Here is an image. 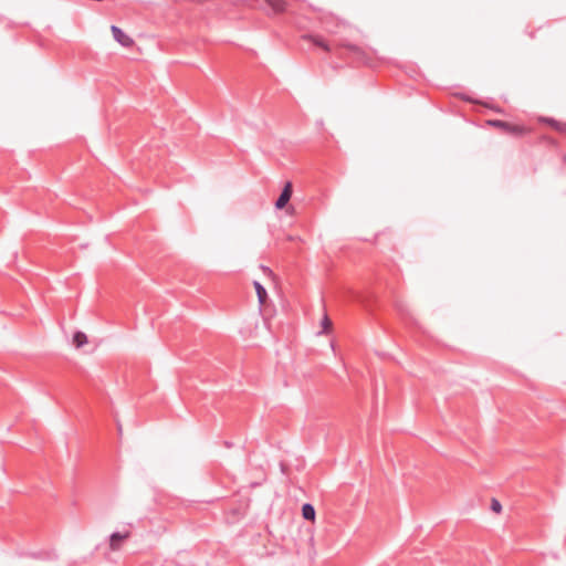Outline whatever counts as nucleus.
Returning a JSON list of instances; mask_svg holds the SVG:
<instances>
[{"instance_id": "1", "label": "nucleus", "mask_w": 566, "mask_h": 566, "mask_svg": "<svg viewBox=\"0 0 566 566\" xmlns=\"http://www.w3.org/2000/svg\"><path fill=\"white\" fill-rule=\"evenodd\" d=\"M111 31L114 39L125 48H130L134 44V40L128 36L120 28L112 25Z\"/></svg>"}, {"instance_id": "2", "label": "nucleus", "mask_w": 566, "mask_h": 566, "mask_svg": "<svg viewBox=\"0 0 566 566\" xmlns=\"http://www.w3.org/2000/svg\"><path fill=\"white\" fill-rule=\"evenodd\" d=\"M293 188L291 182H286L283 187L279 198L275 201L276 209H283L292 197Z\"/></svg>"}, {"instance_id": "3", "label": "nucleus", "mask_w": 566, "mask_h": 566, "mask_svg": "<svg viewBox=\"0 0 566 566\" xmlns=\"http://www.w3.org/2000/svg\"><path fill=\"white\" fill-rule=\"evenodd\" d=\"M304 39L311 41L315 46L323 49L325 52H332V46L321 35H305Z\"/></svg>"}, {"instance_id": "4", "label": "nucleus", "mask_w": 566, "mask_h": 566, "mask_svg": "<svg viewBox=\"0 0 566 566\" xmlns=\"http://www.w3.org/2000/svg\"><path fill=\"white\" fill-rule=\"evenodd\" d=\"M128 533L120 534L118 532H115L109 537V546L113 551H116L120 546V542L128 537Z\"/></svg>"}, {"instance_id": "5", "label": "nucleus", "mask_w": 566, "mask_h": 566, "mask_svg": "<svg viewBox=\"0 0 566 566\" xmlns=\"http://www.w3.org/2000/svg\"><path fill=\"white\" fill-rule=\"evenodd\" d=\"M253 285H254V289H255V292L258 295L259 303L261 305H264L266 302V298H268V293H266L265 287L259 281H254Z\"/></svg>"}, {"instance_id": "6", "label": "nucleus", "mask_w": 566, "mask_h": 566, "mask_svg": "<svg viewBox=\"0 0 566 566\" xmlns=\"http://www.w3.org/2000/svg\"><path fill=\"white\" fill-rule=\"evenodd\" d=\"M302 515L307 521H313L315 518V509L312 504L305 503L302 506Z\"/></svg>"}, {"instance_id": "7", "label": "nucleus", "mask_w": 566, "mask_h": 566, "mask_svg": "<svg viewBox=\"0 0 566 566\" xmlns=\"http://www.w3.org/2000/svg\"><path fill=\"white\" fill-rule=\"evenodd\" d=\"M491 125L493 126H496V127H502V128H505V129H510L512 133L514 134H520L521 133V128L518 126H511L510 124L505 123V122H502V120H490L489 122Z\"/></svg>"}, {"instance_id": "8", "label": "nucleus", "mask_w": 566, "mask_h": 566, "mask_svg": "<svg viewBox=\"0 0 566 566\" xmlns=\"http://www.w3.org/2000/svg\"><path fill=\"white\" fill-rule=\"evenodd\" d=\"M265 1L275 12H283L285 10V1L284 0H265Z\"/></svg>"}, {"instance_id": "9", "label": "nucleus", "mask_w": 566, "mask_h": 566, "mask_svg": "<svg viewBox=\"0 0 566 566\" xmlns=\"http://www.w3.org/2000/svg\"><path fill=\"white\" fill-rule=\"evenodd\" d=\"M87 343V337L84 333L82 332H76L74 335H73V344L80 348L82 347L83 345H85Z\"/></svg>"}, {"instance_id": "10", "label": "nucleus", "mask_w": 566, "mask_h": 566, "mask_svg": "<svg viewBox=\"0 0 566 566\" xmlns=\"http://www.w3.org/2000/svg\"><path fill=\"white\" fill-rule=\"evenodd\" d=\"M490 507L496 514H500L501 511H502V504L500 503L499 500H496L494 497L491 500V506Z\"/></svg>"}, {"instance_id": "11", "label": "nucleus", "mask_w": 566, "mask_h": 566, "mask_svg": "<svg viewBox=\"0 0 566 566\" xmlns=\"http://www.w3.org/2000/svg\"><path fill=\"white\" fill-rule=\"evenodd\" d=\"M322 326H323V332L324 333H327L328 332V328H331L332 326V322L331 319L327 317V315L324 316L323 321H322Z\"/></svg>"}, {"instance_id": "12", "label": "nucleus", "mask_w": 566, "mask_h": 566, "mask_svg": "<svg viewBox=\"0 0 566 566\" xmlns=\"http://www.w3.org/2000/svg\"><path fill=\"white\" fill-rule=\"evenodd\" d=\"M262 270H263V272H265L268 274H272V271L266 266H262Z\"/></svg>"}, {"instance_id": "13", "label": "nucleus", "mask_w": 566, "mask_h": 566, "mask_svg": "<svg viewBox=\"0 0 566 566\" xmlns=\"http://www.w3.org/2000/svg\"><path fill=\"white\" fill-rule=\"evenodd\" d=\"M347 48H348L349 50H352V51H355V50H356V46H355V45H348Z\"/></svg>"}]
</instances>
